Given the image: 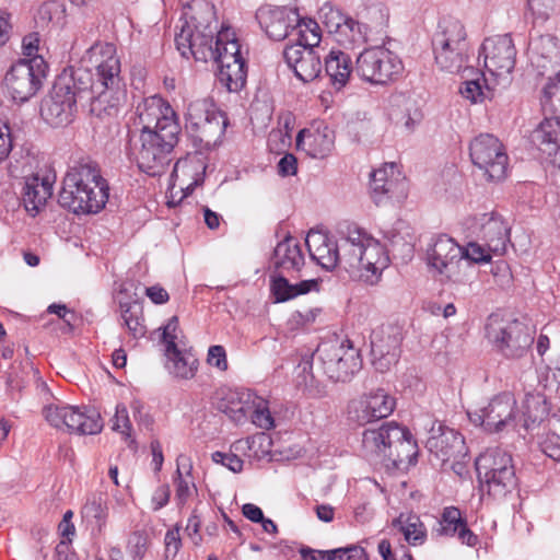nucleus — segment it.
<instances>
[{
	"instance_id": "obj_1",
	"label": "nucleus",
	"mask_w": 560,
	"mask_h": 560,
	"mask_svg": "<svg viewBox=\"0 0 560 560\" xmlns=\"http://www.w3.org/2000/svg\"><path fill=\"white\" fill-rule=\"evenodd\" d=\"M176 28L175 45L188 59L207 62L221 56H238L241 45L230 27L218 31L214 5L207 0H191Z\"/></svg>"
},
{
	"instance_id": "obj_2",
	"label": "nucleus",
	"mask_w": 560,
	"mask_h": 560,
	"mask_svg": "<svg viewBox=\"0 0 560 560\" xmlns=\"http://www.w3.org/2000/svg\"><path fill=\"white\" fill-rule=\"evenodd\" d=\"M83 62L89 70H95V78L91 85L92 92L104 90L91 101V115L107 119L116 117L125 102L126 94L120 88V60L116 55V47L110 43H96L83 56Z\"/></svg>"
},
{
	"instance_id": "obj_3",
	"label": "nucleus",
	"mask_w": 560,
	"mask_h": 560,
	"mask_svg": "<svg viewBox=\"0 0 560 560\" xmlns=\"http://www.w3.org/2000/svg\"><path fill=\"white\" fill-rule=\"evenodd\" d=\"M109 186L98 165L82 161L66 174L58 202L73 213H97L108 200Z\"/></svg>"
},
{
	"instance_id": "obj_4",
	"label": "nucleus",
	"mask_w": 560,
	"mask_h": 560,
	"mask_svg": "<svg viewBox=\"0 0 560 560\" xmlns=\"http://www.w3.org/2000/svg\"><path fill=\"white\" fill-rule=\"evenodd\" d=\"M338 267L353 279L373 283L387 265L383 247L363 229L348 225L340 231Z\"/></svg>"
},
{
	"instance_id": "obj_5",
	"label": "nucleus",
	"mask_w": 560,
	"mask_h": 560,
	"mask_svg": "<svg viewBox=\"0 0 560 560\" xmlns=\"http://www.w3.org/2000/svg\"><path fill=\"white\" fill-rule=\"evenodd\" d=\"M164 132L128 131V152L138 168L149 176L163 175L173 161V151L180 131L168 125Z\"/></svg>"
},
{
	"instance_id": "obj_6",
	"label": "nucleus",
	"mask_w": 560,
	"mask_h": 560,
	"mask_svg": "<svg viewBox=\"0 0 560 560\" xmlns=\"http://www.w3.org/2000/svg\"><path fill=\"white\" fill-rule=\"evenodd\" d=\"M88 92L81 70L63 74L55 81L51 91L40 102V116L51 127L69 125L77 112V102Z\"/></svg>"
},
{
	"instance_id": "obj_7",
	"label": "nucleus",
	"mask_w": 560,
	"mask_h": 560,
	"mask_svg": "<svg viewBox=\"0 0 560 560\" xmlns=\"http://www.w3.org/2000/svg\"><path fill=\"white\" fill-rule=\"evenodd\" d=\"M542 107L551 114L532 132V142L545 154L550 163L560 168V71L544 89Z\"/></svg>"
},
{
	"instance_id": "obj_8",
	"label": "nucleus",
	"mask_w": 560,
	"mask_h": 560,
	"mask_svg": "<svg viewBox=\"0 0 560 560\" xmlns=\"http://www.w3.org/2000/svg\"><path fill=\"white\" fill-rule=\"evenodd\" d=\"M229 125L228 117L211 97L191 101L186 112V128L206 147L222 142Z\"/></svg>"
},
{
	"instance_id": "obj_9",
	"label": "nucleus",
	"mask_w": 560,
	"mask_h": 560,
	"mask_svg": "<svg viewBox=\"0 0 560 560\" xmlns=\"http://www.w3.org/2000/svg\"><path fill=\"white\" fill-rule=\"evenodd\" d=\"M432 38L436 65L448 72H459L468 57L469 44L464 25L457 20L443 21Z\"/></svg>"
},
{
	"instance_id": "obj_10",
	"label": "nucleus",
	"mask_w": 560,
	"mask_h": 560,
	"mask_svg": "<svg viewBox=\"0 0 560 560\" xmlns=\"http://www.w3.org/2000/svg\"><path fill=\"white\" fill-rule=\"evenodd\" d=\"M488 340L506 358H522L534 341V332L518 319L491 315L486 325Z\"/></svg>"
},
{
	"instance_id": "obj_11",
	"label": "nucleus",
	"mask_w": 560,
	"mask_h": 560,
	"mask_svg": "<svg viewBox=\"0 0 560 560\" xmlns=\"http://www.w3.org/2000/svg\"><path fill=\"white\" fill-rule=\"evenodd\" d=\"M47 69L43 57L19 60L4 77L8 95L18 104L30 101L42 88Z\"/></svg>"
},
{
	"instance_id": "obj_12",
	"label": "nucleus",
	"mask_w": 560,
	"mask_h": 560,
	"mask_svg": "<svg viewBox=\"0 0 560 560\" xmlns=\"http://www.w3.org/2000/svg\"><path fill=\"white\" fill-rule=\"evenodd\" d=\"M43 416L51 427L80 435L98 434L104 427L100 412L90 407L50 404L43 408Z\"/></svg>"
},
{
	"instance_id": "obj_13",
	"label": "nucleus",
	"mask_w": 560,
	"mask_h": 560,
	"mask_svg": "<svg viewBox=\"0 0 560 560\" xmlns=\"http://www.w3.org/2000/svg\"><path fill=\"white\" fill-rule=\"evenodd\" d=\"M355 71L364 81L386 85L401 77L404 63L395 52L376 46L364 49L358 56Z\"/></svg>"
},
{
	"instance_id": "obj_14",
	"label": "nucleus",
	"mask_w": 560,
	"mask_h": 560,
	"mask_svg": "<svg viewBox=\"0 0 560 560\" xmlns=\"http://www.w3.org/2000/svg\"><path fill=\"white\" fill-rule=\"evenodd\" d=\"M469 156L488 180L505 177L509 158L503 144L493 135L480 133L475 137L469 144Z\"/></svg>"
},
{
	"instance_id": "obj_15",
	"label": "nucleus",
	"mask_w": 560,
	"mask_h": 560,
	"mask_svg": "<svg viewBox=\"0 0 560 560\" xmlns=\"http://www.w3.org/2000/svg\"><path fill=\"white\" fill-rule=\"evenodd\" d=\"M395 407L396 398L384 387H377L369 394L352 399L348 405L347 416L349 421L358 425H365L374 420L388 417Z\"/></svg>"
},
{
	"instance_id": "obj_16",
	"label": "nucleus",
	"mask_w": 560,
	"mask_h": 560,
	"mask_svg": "<svg viewBox=\"0 0 560 560\" xmlns=\"http://www.w3.org/2000/svg\"><path fill=\"white\" fill-rule=\"evenodd\" d=\"M137 119L129 130L138 132H164L168 125H175L180 131L176 114L161 96L153 95L144 98L136 108Z\"/></svg>"
},
{
	"instance_id": "obj_17",
	"label": "nucleus",
	"mask_w": 560,
	"mask_h": 560,
	"mask_svg": "<svg viewBox=\"0 0 560 560\" xmlns=\"http://www.w3.org/2000/svg\"><path fill=\"white\" fill-rule=\"evenodd\" d=\"M485 68L494 81L508 79L515 66L516 49L511 35L486 38L481 45Z\"/></svg>"
},
{
	"instance_id": "obj_18",
	"label": "nucleus",
	"mask_w": 560,
	"mask_h": 560,
	"mask_svg": "<svg viewBox=\"0 0 560 560\" xmlns=\"http://www.w3.org/2000/svg\"><path fill=\"white\" fill-rule=\"evenodd\" d=\"M516 400L510 393L493 397L479 410L469 411L468 417L475 425L483 427L488 432H500L511 424L515 417Z\"/></svg>"
},
{
	"instance_id": "obj_19",
	"label": "nucleus",
	"mask_w": 560,
	"mask_h": 560,
	"mask_svg": "<svg viewBox=\"0 0 560 560\" xmlns=\"http://www.w3.org/2000/svg\"><path fill=\"white\" fill-rule=\"evenodd\" d=\"M255 16L260 28L273 40L287 38L301 22L296 9L271 4L261 5Z\"/></svg>"
},
{
	"instance_id": "obj_20",
	"label": "nucleus",
	"mask_w": 560,
	"mask_h": 560,
	"mask_svg": "<svg viewBox=\"0 0 560 560\" xmlns=\"http://www.w3.org/2000/svg\"><path fill=\"white\" fill-rule=\"evenodd\" d=\"M316 354L329 369L336 368V382H348V376L360 368L359 355L349 339L323 342L316 349Z\"/></svg>"
},
{
	"instance_id": "obj_21",
	"label": "nucleus",
	"mask_w": 560,
	"mask_h": 560,
	"mask_svg": "<svg viewBox=\"0 0 560 560\" xmlns=\"http://www.w3.org/2000/svg\"><path fill=\"white\" fill-rule=\"evenodd\" d=\"M472 232L485 242V246L495 255H503L510 241V228L501 215L494 212L482 213L474 219Z\"/></svg>"
},
{
	"instance_id": "obj_22",
	"label": "nucleus",
	"mask_w": 560,
	"mask_h": 560,
	"mask_svg": "<svg viewBox=\"0 0 560 560\" xmlns=\"http://www.w3.org/2000/svg\"><path fill=\"white\" fill-rule=\"evenodd\" d=\"M462 260L463 247L445 234L433 237L427 247L428 265L448 279Z\"/></svg>"
},
{
	"instance_id": "obj_23",
	"label": "nucleus",
	"mask_w": 560,
	"mask_h": 560,
	"mask_svg": "<svg viewBox=\"0 0 560 560\" xmlns=\"http://www.w3.org/2000/svg\"><path fill=\"white\" fill-rule=\"evenodd\" d=\"M402 427L396 422L383 423L377 429H366L362 434V450L370 460L385 462L392 443L404 436Z\"/></svg>"
},
{
	"instance_id": "obj_24",
	"label": "nucleus",
	"mask_w": 560,
	"mask_h": 560,
	"mask_svg": "<svg viewBox=\"0 0 560 560\" xmlns=\"http://www.w3.org/2000/svg\"><path fill=\"white\" fill-rule=\"evenodd\" d=\"M283 58L296 78L303 82L313 81L320 73L322 62L317 49L288 45L283 51Z\"/></svg>"
},
{
	"instance_id": "obj_25",
	"label": "nucleus",
	"mask_w": 560,
	"mask_h": 560,
	"mask_svg": "<svg viewBox=\"0 0 560 560\" xmlns=\"http://www.w3.org/2000/svg\"><path fill=\"white\" fill-rule=\"evenodd\" d=\"M431 432L425 446L442 463L457 459L464 454L465 442L460 433L442 424H439L438 431L432 427Z\"/></svg>"
},
{
	"instance_id": "obj_26",
	"label": "nucleus",
	"mask_w": 560,
	"mask_h": 560,
	"mask_svg": "<svg viewBox=\"0 0 560 560\" xmlns=\"http://www.w3.org/2000/svg\"><path fill=\"white\" fill-rule=\"evenodd\" d=\"M256 392L250 387H222L218 409L233 422H245Z\"/></svg>"
},
{
	"instance_id": "obj_27",
	"label": "nucleus",
	"mask_w": 560,
	"mask_h": 560,
	"mask_svg": "<svg viewBox=\"0 0 560 560\" xmlns=\"http://www.w3.org/2000/svg\"><path fill=\"white\" fill-rule=\"evenodd\" d=\"M395 167L394 163L385 164L371 173V195L377 206L385 198L404 196L405 182L399 178V174L394 177Z\"/></svg>"
},
{
	"instance_id": "obj_28",
	"label": "nucleus",
	"mask_w": 560,
	"mask_h": 560,
	"mask_svg": "<svg viewBox=\"0 0 560 560\" xmlns=\"http://www.w3.org/2000/svg\"><path fill=\"white\" fill-rule=\"evenodd\" d=\"M296 147L314 159L327 156L334 148V131L327 126L303 129L296 136Z\"/></svg>"
},
{
	"instance_id": "obj_29",
	"label": "nucleus",
	"mask_w": 560,
	"mask_h": 560,
	"mask_svg": "<svg viewBox=\"0 0 560 560\" xmlns=\"http://www.w3.org/2000/svg\"><path fill=\"white\" fill-rule=\"evenodd\" d=\"M305 244L310 256L326 270L338 267L339 240L334 242L326 233L310 231Z\"/></svg>"
},
{
	"instance_id": "obj_30",
	"label": "nucleus",
	"mask_w": 560,
	"mask_h": 560,
	"mask_svg": "<svg viewBox=\"0 0 560 560\" xmlns=\"http://www.w3.org/2000/svg\"><path fill=\"white\" fill-rule=\"evenodd\" d=\"M52 195V183L49 177L33 175L24 178L22 202L28 214L35 217Z\"/></svg>"
},
{
	"instance_id": "obj_31",
	"label": "nucleus",
	"mask_w": 560,
	"mask_h": 560,
	"mask_svg": "<svg viewBox=\"0 0 560 560\" xmlns=\"http://www.w3.org/2000/svg\"><path fill=\"white\" fill-rule=\"evenodd\" d=\"M271 264L280 273L300 271L304 266V256L299 242L288 236L275 247Z\"/></svg>"
},
{
	"instance_id": "obj_32",
	"label": "nucleus",
	"mask_w": 560,
	"mask_h": 560,
	"mask_svg": "<svg viewBox=\"0 0 560 560\" xmlns=\"http://www.w3.org/2000/svg\"><path fill=\"white\" fill-rule=\"evenodd\" d=\"M524 427L533 430L545 422L550 415V404L536 388L526 393L523 400Z\"/></svg>"
},
{
	"instance_id": "obj_33",
	"label": "nucleus",
	"mask_w": 560,
	"mask_h": 560,
	"mask_svg": "<svg viewBox=\"0 0 560 560\" xmlns=\"http://www.w3.org/2000/svg\"><path fill=\"white\" fill-rule=\"evenodd\" d=\"M532 62L541 69L540 74H545L549 66L559 65L560 49L556 37L546 34L540 35L530 42Z\"/></svg>"
},
{
	"instance_id": "obj_34",
	"label": "nucleus",
	"mask_w": 560,
	"mask_h": 560,
	"mask_svg": "<svg viewBox=\"0 0 560 560\" xmlns=\"http://www.w3.org/2000/svg\"><path fill=\"white\" fill-rule=\"evenodd\" d=\"M402 439L392 443L386 460L398 469H407L417 463L418 445L410 431L402 427Z\"/></svg>"
},
{
	"instance_id": "obj_35",
	"label": "nucleus",
	"mask_w": 560,
	"mask_h": 560,
	"mask_svg": "<svg viewBox=\"0 0 560 560\" xmlns=\"http://www.w3.org/2000/svg\"><path fill=\"white\" fill-rule=\"evenodd\" d=\"M271 292L276 302H285L311 291H318L319 282L316 279L303 280L300 283L291 284L288 279L279 272L271 279Z\"/></svg>"
},
{
	"instance_id": "obj_36",
	"label": "nucleus",
	"mask_w": 560,
	"mask_h": 560,
	"mask_svg": "<svg viewBox=\"0 0 560 560\" xmlns=\"http://www.w3.org/2000/svg\"><path fill=\"white\" fill-rule=\"evenodd\" d=\"M325 71L332 86L336 90H341L347 84L352 71L351 58L343 51L331 50L325 58Z\"/></svg>"
},
{
	"instance_id": "obj_37",
	"label": "nucleus",
	"mask_w": 560,
	"mask_h": 560,
	"mask_svg": "<svg viewBox=\"0 0 560 560\" xmlns=\"http://www.w3.org/2000/svg\"><path fill=\"white\" fill-rule=\"evenodd\" d=\"M463 79H465L460 88V94L471 103L482 102L489 96L491 86L485 72H479L471 67L463 69Z\"/></svg>"
},
{
	"instance_id": "obj_38",
	"label": "nucleus",
	"mask_w": 560,
	"mask_h": 560,
	"mask_svg": "<svg viewBox=\"0 0 560 560\" xmlns=\"http://www.w3.org/2000/svg\"><path fill=\"white\" fill-rule=\"evenodd\" d=\"M508 468L515 470L512 456L499 447L487 450L476 459V469L480 478L491 474L495 475Z\"/></svg>"
},
{
	"instance_id": "obj_39",
	"label": "nucleus",
	"mask_w": 560,
	"mask_h": 560,
	"mask_svg": "<svg viewBox=\"0 0 560 560\" xmlns=\"http://www.w3.org/2000/svg\"><path fill=\"white\" fill-rule=\"evenodd\" d=\"M402 337L397 327H382L371 335V355H384L395 353L400 357V343Z\"/></svg>"
},
{
	"instance_id": "obj_40",
	"label": "nucleus",
	"mask_w": 560,
	"mask_h": 560,
	"mask_svg": "<svg viewBox=\"0 0 560 560\" xmlns=\"http://www.w3.org/2000/svg\"><path fill=\"white\" fill-rule=\"evenodd\" d=\"M481 478L485 481L487 493L498 501L505 499L517 487L515 470H510V468L495 475L481 476Z\"/></svg>"
},
{
	"instance_id": "obj_41",
	"label": "nucleus",
	"mask_w": 560,
	"mask_h": 560,
	"mask_svg": "<svg viewBox=\"0 0 560 560\" xmlns=\"http://www.w3.org/2000/svg\"><path fill=\"white\" fill-rule=\"evenodd\" d=\"M393 527L398 529L406 541L412 546H420L427 539V528L417 514L401 513L393 521Z\"/></svg>"
},
{
	"instance_id": "obj_42",
	"label": "nucleus",
	"mask_w": 560,
	"mask_h": 560,
	"mask_svg": "<svg viewBox=\"0 0 560 560\" xmlns=\"http://www.w3.org/2000/svg\"><path fill=\"white\" fill-rule=\"evenodd\" d=\"M191 463L189 458L184 455H179L177 457V469H176V500L178 505H184L188 501L192 491L196 490V487L191 480L190 471H191Z\"/></svg>"
},
{
	"instance_id": "obj_43",
	"label": "nucleus",
	"mask_w": 560,
	"mask_h": 560,
	"mask_svg": "<svg viewBox=\"0 0 560 560\" xmlns=\"http://www.w3.org/2000/svg\"><path fill=\"white\" fill-rule=\"evenodd\" d=\"M217 77L229 92H238L246 83L247 68L245 59L230 67L219 69Z\"/></svg>"
},
{
	"instance_id": "obj_44",
	"label": "nucleus",
	"mask_w": 560,
	"mask_h": 560,
	"mask_svg": "<svg viewBox=\"0 0 560 560\" xmlns=\"http://www.w3.org/2000/svg\"><path fill=\"white\" fill-rule=\"evenodd\" d=\"M272 405L273 401L271 399L256 393L249 407L253 424L262 430L273 429L275 419L271 415Z\"/></svg>"
},
{
	"instance_id": "obj_45",
	"label": "nucleus",
	"mask_w": 560,
	"mask_h": 560,
	"mask_svg": "<svg viewBox=\"0 0 560 560\" xmlns=\"http://www.w3.org/2000/svg\"><path fill=\"white\" fill-rule=\"evenodd\" d=\"M121 311L122 325L128 329L130 335L135 338H140L145 335V326L143 325L141 306L133 303H119Z\"/></svg>"
},
{
	"instance_id": "obj_46",
	"label": "nucleus",
	"mask_w": 560,
	"mask_h": 560,
	"mask_svg": "<svg viewBox=\"0 0 560 560\" xmlns=\"http://www.w3.org/2000/svg\"><path fill=\"white\" fill-rule=\"evenodd\" d=\"M173 360V370L172 372L175 376L182 380H190L198 368V360L191 353H183L179 350V353H171Z\"/></svg>"
},
{
	"instance_id": "obj_47",
	"label": "nucleus",
	"mask_w": 560,
	"mask_h": 560,
	"mask_svg": "<svg viewBox=\"0 0 560 560\" xmlns=\"http://www.w3.org/2000/svg\"><path fill=\"white\" fill-rule=\"evenodd\" d=\"M466 521L462 517L460 511L455 506H447L443 510L438 533L444 536H455L459 527Z\"/></svg>"
},
{
	"instance_id": "obj_48",
	"label": "nucleus",
	"mask_w": 560,
	"mask_h": 560,
	"mask_svg": "<svg viewBox=\"0 0 560 560\" xmlns=\"http://www.w3.org/2000/svg\"><path fill=\"white\" fill-rule=\"evenodd\" d=\"M491 253L492 250H489L485 244L470 242L466 247H463V259L476 264L489 262L491 260Z\"/></svg>"
},
{
	"instance_id": "obj_49",
	"label": "nucleus",
	"mask_w": 560,
	"mask_h": 560,
	"mask_svg": "<svg viewBox=\"0 0 560 560\" xmlns=\"http://www.w3.org/2000/svg\"><path fill=\"white\" fill-rule=\"evenodd\" d=\"M148 545V537L142 532H135L128 538L127 551L132 560H142Z\"/></svg>"
},
{
	"instance_id": "obj_50",
	"label": "nucleus",
	"mask_w": 560,
	"mask_h": 560,
	"mask_svg": "<svg viewBox=\"0 0 560 560\" xmlns=\"http://www.w3.org/2000/svg\"><path fill=\"white\" fill-rule=\"evenodd\" d=\"M178 329V318L173 316L168 319L167 324L164 326L162 340L166 346L167 353H179V349L176 345L177 335L176 331Z\"/></svg>"
},
{
	"instance_id": "obj_51",
	"label": "nucleus",
	"mask_w": 560,
	"mask_h": 560,
	"mask_svg": "<svg viewBox=\"0 0 560 560\" xmlns=\"http://www.w3.org/2000/svg\"><path fill=\"white\" fill-rule=\"evenodd\" d=\"M47 312L50 314H56L59 318L63 320L65 326L62 327V332H71L74 328V323L77 320V315L73 311L69 310L65 304H51L48 306Z\"/></svg>"
},
{
	"instance_id": "obj_52",
	"label": "nucleus",
	"mask_w": 560,
	"mask_h": 560,
	"mask_svg": "<svg viewBox=\"0 0 560 560\" xmlns=\"http://www.w3.org/2000/svg\"><path fill=\"white\" fill-rule=\"evenodd\" d=\"M211 458L215 464H220L233 472H241L243 469V459H241L234 453H224L217 451L212 453Z\"/></svg>"
},
{
	"instance_id": "obj_53",
	"label": "nucleus",
	"mask_w": 560,
	"mask_h": 560,
	"mask_svg": "<svg viewBox=\"0 0 560 560\" xmlns=\"http://www.w3.org/2000/svg\"><path fill=\"white\" fill-rule=\"evenodd\" d=\"M113 430L120 432L126 439L130 438L131 422L128 416V410L122 404L116 406Z\"/></svg>"
},
{
	"instance_id": "obj_54",
	"label": "nucleus",
	"mask_w": 560,
	"mask_h": 560,
	"mask_svg": "<svg viewBox=\"0 0 560 560\" xmlns=\"http://www.w3.org/2000/svg\"><path fill=\"white\" fill-rule=\"evenodd\" d=\"M320 13L322 16H324L325 19L324 22L326 26L329 28V32H341L342 24L345 23V20H347L346 16H343L338 10H335L328 5L322 8Z\"/></svg>"
},
{
	"instance_id": "obj_55",
	"label": "nucleus",
	"mask_w": 560,
	"mask_h": 560,
	"mask_svg": "<svg viewBox=\"0 0 560 560\" xmlns=\"http://www.w3.org/2000/svg\"><path fill=\"white\" fill-rule=\"evenodd\" d=\"M365 30L366 26L359 23L358 21L347 18L342 24L341 34L351 33V42L359 44L365 42Z\"/></svg>"
},
{
	"instance_id": "obj_56",
	"label": "nucleus",
	"mask_w": 560,
	"mask_h": 560,
	"mask_svg": "<svg viewBox=\"0 0 560 560\" xmlns=\"http://www.w3.org/2000/svg\"><path fill=\"white\" fill-rule=\"evenodd\" d=\"M207 362L219 371H225L228 369L225 349L219 345L211 346L208 350Z\"/></svg>"
},
{
	"instance_id": "obj_57",
	"label": "nucleus",
	"mask_w": 560,
	"mask_h": 560,
	"mask_svg": "<svg viewBox=\"0 0 560 560\" xmlns=\"http://www.w3.org/2000/svg\"><path fill=\"white\" fill-rule=\"evenodd\" d=\"M313 365L310 361L301 362L295 369V385H313L318 382L313 374Z\"/></svg>"
},
{
	"instance_id": "obj_58",
	"label": "nucleus",
	"mask_w": 560,
	"mask_h": 560,
	"mask_svg": "<svg viewBox=\"0 0 560 560\" xmlns=\"http://www.w3.org/2000/svg\"><path fill=\"white\" fill-rule=\"evenodd\" d=\"M334 552L336 555L332 560H368L364 549L355 545L334 549Z\"/></svg>"
},
{
	"instance_id": "obj_59",
	"label": "nucleus",
	"mask_w": 560,
	"mask_h": 560,
	"mask_svg": "<svg viewBox=\"0 0 560 560\" xmlns=\"http://www.w3.org/2000/svg\"><path fill=\"white\" fill-rule=\"evenodd\" d=\"M296 171L298 160L291 153L284 154V156H282L278 162V173L283 177L295 175Z\"/></svg>"
},
{
	"instance_id": "obj_60",
	"label": "nucleus",
	"mask_w": 560,
	"mask_h": 560,
	"mask_svg": "<svg viewBox=\"0 0 560 560\" xmlns=\"http://www.w3.org/2000/svg\"><path fill=\"white\" fill-rule=\"evenodd\" d=\"M83 514L86 517L95 518L100 528L104 524L105 512H104V508L102 506V503L100 501L93 500L91 502H88L83 506Z\"/></svg>"
},
{
	"instance_id": "obj_61",
	"label": "nucleus",
	"mask_w": 560,
	"mask_h": 560,
	"mask_svg": "<svg viewBox=\"0 0 560 560\" xmlns=\"http://www.w3.org/2000/svg\"><path fill=\"white\" fill-rule=\"evenodd\" d=\"M541 451L550 458H560V438L558 435H551L540 442Z\"/></svg>"
},
{
	"instance_id": "obj_62",
	"label": "nucleus",
	"mask_w": 560,
	"mask_h": 560,
	"mask_svg": "<svg viewBox=\"0 0 560 560\" xmlns=\"http://www.w3.org/2000/svg\"><path fill=\"white\" fill-rule=\"evenodd\" d=\"M55 560H79L71 547V539H62L55 548Z\"/></svg>"
},
{
	"instance_id": "obj_63",
	"label": "nucleus",
	"mask_w": 560,
	"mask_h": 560,
	"mask_svg": "<svg viewBox=\"0 0 560 560\" xmlns=\"http://www.w3.org/2000/svg\"><path fill=\"white\" fill-rule=\"evenodd\" d=\"M399 357L395 353L384 355H372V364L377 372L385 373L398 362Z\"/></svg>"
},
{
	"instance_id": "obj_64",
	"label": "nucleus",
	"mask_w": 560,
	"mask_h": 560,
	"mask_svg": "<svg viewBox=\"0 0 560 560\" xmlns=\"http://www.w3.org/2000/svg\"><path fill=\"white\" fill-rule=\"evenodd\" d=\"M300 553L303 560H332L336 555L334 550L320 551L311 548H302Z\"/></svg>"
}]
</instances>
